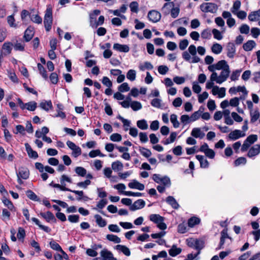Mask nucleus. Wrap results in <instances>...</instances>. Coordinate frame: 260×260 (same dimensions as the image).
<instances>
[{"label": "nucleus", "instance_id": "obj_1", "mask_svg": "<svg viewBox=\"0 0 260 260\" xmlns=\"http://www.w3.org/2000/svg\"><path fill=\"white\" fill-rule=\"evenodd\" d=\"M230 72V67L227 66L226 68H224V69L221 70L219 75H217V73H212L210 76V80L215 81L216 83L220 84L227 80L229 77Z\"/></svg>", "mask_w": 260, "mask_h": 260}, {"label": "nucleus", "instance_id": "obj_2", "mask_svg": "<svg viewBox=\"0 0 260 260\" xmlns=\"http://www.w3.org/2000/svg\"><path fill=\"white\" fill-rule=\"evenodd\" d=\"M52 11L50 7H48L45 11L44 19V24L45 29L47 31H49L51 28L52 24Z\"/></svg>", "mask_w": 260, "mask_h": 260}, {"label": "nucleus", "instance_id": "obj_3", "mask_svg": "<svg viewBox=\"0 0 260 260\" xmlns=\"http://www.w3.org/2000/svg\"><path fill=\"white\" fill-rule=\"evenodd\" d=\"M187 51H185L182 54L183 58L186 61L191 63L195 62V46L190 45Z\"/></svg>", "mask_w": 260, "mask_h": 260}, {"label": "nucleus", "instance_id": "obj_4", "mask_svg": "<svg viewBox=\"0 0 260 260\" xmlns=\"http://www.w3.org/2000/svg\"><path fill=\"white\" fill-rule=\"evenodd\" d=\"M153 180L157 183L162 184L166 187L171 185V180L168 176H161L159 174H154L152 176Z\"/></svg>", "mask_w": 260, "mask_h": 260}, {"label": "nucleus", "instance_id": "obj_5", "mask_svg": "<svg viewBox=\"0 0 260 260\" xmlns=\"http://www.w3.org/2000/svg\"><path fill=\"white\" fill-rule=\"evenodd\" d=\"M200 8L203 12L215 13L218 10V6L214 3H206L202 4L200 6Z\"/></svg>", "mask_w": 260, "mask_h": 260}, {"label": "nucleus", "instance_id": "obj_6", "mask_svg": "<svg viewBox=\"0 0 260 260\" xmlns=\"http://www.w3.org/2000/svg\"><path fill=\"white\" fill-rule=\"evenodd\" d=\"M229 66L227 62L224 60H221L218 61L216 63L209 66L208 69L210 72L212 73H216L215 70H222L224 68Z\"/></svg>", "mask_w": 260, "mask_h": 260}, {"label": "nucleus", "instance_id": "obj_7", "mask_svg": "<svg viewBox=\"0 0 260 260\" xmlns=\"http://www.w3.org/2000/svg\"><path fill=\"white\" fill-rule=\"evenodd\" d=\"M67 145L72 150V155L74 157H77L81 155V148L79 146H77L74 143L70 141H68L67 142Z\"/></svg>", "mask_w": 260, "mask_h": 260}, {"label": "nucleus", "instance_id": "obj_8", "mask_svg": "<svg viewBox=\"0 0 260 260\" xmlns=\"http://www.w3.org/2000/svg\"><path fill=\"white\" fill-rule=\"evenodd\" d=\"M147 17L150 21L156 23L160 20L161 14L157 11L151 10L148 12Z\"/></svg>", "mask_w": 260, "mask_h": 260}, {"label": "nucleus", "instance_id": "obj_9", "mask_svg": "<svg viewBox=\"0 0 260 260\" xmlns=\"http://www.w3.org/2000/svg\"><path fill=\"white\" fill-rule=\"evenodd\" d=\"M244 136H245V133L238 129L232 131L228 136L229 139L232 140H236Z\"/></svg>", "mask_w": 260, "mask_h": 260}, {"label": "nucleus", "instance_id": "obj_10", "mask_svg": "<svg viewBox=\"0 0 260 260\" xmlns=\"http://www.w3.org/2000/svg\"><path fill=\"white\" fill-rule=\"evenodd\" d=\"M100 254L102 257V260H117V259L113 256L112 253L107 249H103L101 251Z\"/></svg>", "mask_w": 260, "mask_h": 260}, {"label": "nucleus", "instance_id": "obj_11", "mask_svg": "<svg viewBox=\"0 0 260 260\" xmlns=\"http://www.w3.org/2000/svg\"><path fill=\"white\" fill-rule=\"evenodd\" d=\"M145 205V202L142 199L138 200L132 204L129 209L131 211H135L136 210L143 208Z\"/></svg>", "mask_w": 260, "mask_h": 260}, {"label": "nucleus", "instance_id": "obj_12", "mask_svg": "<svg viewBox=\"0 0 260 260\" xmlns=\"http://www.w3.org/2000/svg\"><path fill=\"white\" fill-rule=\"evenodd\" d=\"M260 153V145L256 144L252 146L249 150L247 156L251 158L258 155Z\"/></svg>", "mask_w": 260, "mask_h": 260}, {"label": "nucleus", "instance_id": "obj_13", "mask_svg": "<svg viewBox=\"0 0 260 260\" xmlns=\"http://www.w3.org/2000/svg\"><path fill=\"white\" fill-rule=\"evenodd\" d=\"M128 186L130 188L137 189L140 190H143L145 188V186L143 184L139 182L136 180H134L133 182H129Z\"/></svg>", "mask_w": 260, "mask_h": 260}, {"label": "nucleus", "instance_id": "obj_14", "mask_svg": "<svg viewBox=\"0 0 260 260\" xmlns=\"http://www.w3.org/2000/svg\"><path fill=\"white\" fill-rule=\"evenodd\" d=\"M226 50L228 56L230 58H233L236 52L234 44L231 42L229 43L226 46Z\"/></svg>", "mask_w": 260, "mask_h": 260}, {"label": "nucleus", "instance_id": "obj_15", "mask_svg": "<svg viewBox=\"0 0 260 260\" xmlns=\"http://www.w3.org/2000/svg\"><path fill=\"white\" fill-rule=\"evenodd\" d=\"M34 35V28L29 26L25 31L23 38L26 42H29Z\"/></svg>", "mask_w": 260, "mask_h": 260}, {"label": "nucleus", "instance_id": "obj_16", "mask_svg": "<svg viewBox=\"0 0 260 260\" xmlns=\"http://www.w3.org/2000/svg\"><path fill=\"white\" fill-rule=\"evenodd\" d=\"M196 159L199 161L201 168H207L209 167V162L207 160L206 156L198 155H196Z\"/></svg>", "mask_w": 260, "mask_h": 260}, {"label": "nucleus", "instance_id": "obj_17", "mask_svg": "<svg viewBox=\"0 0 260 260\" xmlns=\"http://www.w3.org/2000/svg\"><path fill=\"white\" fill-rule=\"evenodd\" d=\"M248 18L250 21H258L260 19V9L250 13Z\"/></svg>", "mask_w": 260, "mask_h": 260}, {"label": "nucleus", "instance_id": "obj_18", "mask_svg": "<svg viewBox=\"0 0 260 260\" xmlns=\"http://www.w3.org/2000/svg\"><path fill=\"white\" fill-rule=\"evenodd\" d=\"M113 49L121 52H128L129 50V48L127 45H122L118 43L114 44Z\"/></svg>", "mask_w": 260, "mask_h": 260}, {"label": "nucleus", "instance_id": "obj_19", "mask_svg": "<svg viewBox=\"0 0 260 260\" xmlns=\"http://www.w3.org/2000/svg\"><path fill=\"white\" fill-rule=\"evenodd\" d=\"M250 122L252 123H254L259 118L260 114L259 110L257 109L254 110H251V111H250Z\"/></svg>", "mask_w": 260, "mask_h": 260}, {"label": "nucleus", "instance_id": "obj_20", "mask_svg": "<svg viewBox=\"0 0 260 260\" xmlns=\"http://www.w3.org/2000/svg\"><path fill=\"white\" fill-rule=\"evenodd\" d=\"M40 215L45 218L47 221H56V219L53 213L50 211H47L46 213H41Z\"/></svg>", "mask_w": 260, "mask_h": 260}, {"label": "nucleus", "instance_id": "obj_21", "mask_svg": "<svg viewBox=\"0 0 260 260\" xmlns=\"http://www.w3.org/2000/svg\"><path fill=\"white\" fill-rule=\"evenodd\" d=\"M25 146L29 157L34 158H37L38 157L37 152L34 151L31 146L28 143H25Z\"/></svg>", "mask_w": 260, "mask_h": 260}, {"label": "nucleus", "instance_id": "obj_22", "mask_svg": "<svg viewBox=\"0 0 260 260\" xmlns=\"http://www.w3.org/2000/svg\"><path fill=\"white\" fill-rule=\"evenodd\" d=\"M256 46L255 42L253 40H249L243 45V49L246 51H249L252 50Z\"/></svg>", "mask_w": 260, "mask_h": 260}, {"label": "nucleus", "instance_id": "obj_23", "mask_svg": "<svg viewBox=\"0 0 260 260\" xmlns=\"http://www.w3.org/2000/svg\"><path fill=\"white\" fill-rule=\"evenodd\" d=\"M174 7V4L173 2L166 3L162 8V11L165 15H168L170 13L171 9Z\"/></svg>", "mask_w": 260, "mask_h": 260}, {"label": "nucleus", "instance_id": "obj_24", "mask_svg": "<svg viewBox=\"0 0 260 260\" xmlns=\"http://www.w3.org/2000/svg\"><path fill=\"white\" fill-rule=\"evenodd\" d=\"M166 202L174 209H177L179 207V205L175 198L172 196H169L166 199Z\"/></svg>", "mask_w": 260, "mask_h": 260}, {"label": "nucleus", "instance_id": "obj_25", "mask_svg": "<svg viewBox=\"0 0 260 260\" xmlns=\"http://www.w3.org/2000/svg\"><path fill=\"white\" fill-rule=\"evenodd\" d=\"M40 107L41 109L48 111L49 109L52 108V104L51 101H42L40 103Z\"/></svg>", "mask_w": 260, "mask_h": 260}, {"label": "nucleus", "instance_id": "obj_26", "mask_svg": "<svg viewBox=\"0 0 260 260\" xmlns=\"http://www.w3.org/2000/svg\"><path fill=\"white\" fill-rule=\"evenodd\" d=\"M149 219L154 222L155 223L157 224L158 223L164 221V217L159 215V214H151L149 216Z\"/></svg>", "mask_w": 260, "mask_h": 260}, {"label": "nucleus", "instance_id": "obj_27", "mask_svg": "<svg viewBox=\"0 0 260 260\" xmlns=\"http://www.w3.org/2000/svg\"><path fill=\"white\" fill-rule=\"evenodd\" d=\"M182 249L178 248L175 245H173L172 248L169 250V254L172 256H176L181 252Z\"/></svg>", "mask_w": 260, "mask_h": 260}, {"label": "nucleus", "instance_id": "obj_28", "mask_svg": "<svg viewBox=\"0 0 260 260\" xmlns=\"http://www.w3.org/2000/svg\"><path fill=\"white\" fill-rule=\"evenodd\" d=\"M17 175V177H21L23 179H26L29 177V171L26 168H22L20 169Z\"/></svg>", "mask_w": 260, "mask_h": 260}, {"label": "nucleus", "instance_id": "obj_29", "mask_svg": "<svg viewBox=\"0 0 260 260\" xmlns=\"http://www.w3.org/2000/svg\"><path fill=\"white\" fill-rule=\"evenodd\" d=\"M117 250L121 251L126 256H129L131 255V251L126 246L121 245H117L116 246Z\"/></svg>", "mask_w": 260, "mask_h": 260}, {"label": "nucleus", "instance_id": "obj_30", "mask_svg": "<svg viewBox=\"0 0 260 260\" xmlns=\"http://www.w3.org/2000/svg\"><path fill=\"white\" fill-rule=\"evenodd\" d=\"M94 218L96 220V223L101 227H104L106 225V221L100 215H94Z\"/></svg>", "mask_w": 260, "mask_h": 260}, {"label": "nucleus", "instance_id": "obj_31", "mask_svg": "<svg viewBox=\"0 0 260 260\" xmlns=\"http://www.w3.org/2000/svg\"><path fill=\"white\" fill-rule=\"evenodd\" d=\"M211 50L213 53L216 54H218L221 52L222 50V47L219 44L215 43L212 46Z\"/></svg>", "mask_w": 260, "mask_h": 260}, {"label": "nucleus", "instance_id": "obj_32", "mask_svg": "<svg viewBox=\"0 0 260 260\" xmlns=\"http://www.w3.org/2000/svg\"><path fill=\"white\" fill-rule=\"evenodd\" d=\"M12 44L11 42H5L3 45L2 49L4 53L10 54L12 50Z\"/></svg>", "mask_w": 260, "mask_h": 260}, {"label": "nucleus", "instance_id": "obj_33", "mask_svg": "<svg viewBox=\"0 0 260 260\" xmlns=\"http://www.w3.org/2000/svg\"><path fill=\"white\" fill-rule=\"evenodd\" d=\"M137 125L139 128L143 130L147 129L148 127L147 122L145 119H142L137 121Z\"/></svg>", "mask_w": 260, "mask_h": 260}, {"label": "nucleus", "instance_id": "obj_34", "mask_svg": "<svg viewBox=\"0 0 260 260\" xmlns=\"http://www.w3.org/2000/svg\"><path fill=\"white\" fill-rule=\"evenodd\" d=\"M60 182L61 184L63 185L64 187L66 186V182L72 183V180L71 177L69 176L66 175H62L61 177L60 178Z\"/></svg>", "mask_w": 260, "mask_h": 260}, {"label": "nucleus", "instance_id": "obj_35", "mask_svg": "<svg viewBox=\"0 0 260 260\" xmlns=\"http://www.w3.org/2000/svg\"><path fill=\"white\" fill-rule=\"evenodd\" d=\"M123 166L122 162L117 160L112 164V168L114 171H120L123 169Z\"/></svg>", "mask_w": 260, "mask_h": 260}, {"label": "nucleus", "instance_id": "obj_36", "mask_svg": "<svg viewBox=\"0 0 260 260\" xmlns=\"http://www.w3.org/2000/svg\"><path fill=\"white\" fill-rule=\"evenodd\" d=\"M76 173L81 177L85 176L87 171L85 169L82 167H77L75 169Z\"/></svg>", "mask_w": 260, "mask_h": 260}, {"label": "nucleus", "instance_id": "obj_37", "mask_svg": "<svg viewBox=\"0 0 260 260\" xmlns=\"http://www.w3.org/2000/svg\"><path fill=\"white\" fill-rule=\"evenodd\" d=\"M139 151L140 153L145 157H149L152 154L151 151L147 148L144 147H140L139 148Z\"/></svg>", "mask_w": 260, "mask_h": 260}, {"label": "nucleus", "instance_id": "obj_38", "mask_svg": "<svg viewBox=\"0 0 260 260\" xmlns=\"http://www.w3.org/2000/svg\"><path fill=\"white\" fill-rule=\"evenodd\" d=\"M106 238L108 240L112 241L115 243H119L121 242L120 239L118 236L113 234L107 235Z\"/></svg>", "mask_w": 260, "mask_h": 260}, {"label": "nucleus", "instance_id": "obj_39", "mask_svg": "<svg viewBox=\"0 0 260 260\" xmlns=\"http://www.w3.org/2000/svg\"><path fill=\"white\" fill-rule=\"evenodd\" d=\"M131 107L134 111H138L142 109V106L140 102L138 101H133L130 105Z\"/></svg>", "mask_w": 260, "mask_h": 260}, {"label": "nucleus", "instance_id": "obj_40", "mask_svg": "<svg viewBox=\"0 0 260 260\" xmlns=\"http://www.w3.org/2000/svg\"><path fill=\"white\" fill-rule=\"evenodd\" d=\"M26 105V109L30 111H34L37 107V103L35 101L28 102Z\"/></svg>", "mask_w": 260, "mask_h": 260}, {"label": "nucleus", "instance_id": "obj_41", "mask_svg": "<svg viewBox=\"0 0 260 260\" xmlns=\"http://www.w3.org/2000/svg\"><path fill=\"white\" fill-rule=\"evenodd\" d=\"M241 2L239 0H236L234 2L233 6L231 8V11L233 13H236L239 10L241 7Z\"/></svg>", "mask_w": 260, "mask_h": 260}, {"label": "nucleus", "instance_id": "obj_42", "mask_svg": "<svg viewBox=\"0 0 260 260\" xmlns=\"http://www.w3.org/2000/svg\"><path fill=\"white\" fill-rule=\"evenodd\" d=\"M136 71L134 70H129L126 74V77L127 78L133 81H134L136 79Z\"/></svg>", "mask_w": 260, "mask_h": 260}, {"label": "nucleus", "instance_id": "obj_43", "mask_svg": "<svg viewBox=\"0 0 260 260\" xmlns=\"http://www.w3.org/2000/svg\"><path fill=\"white\" fill-rule=\"evenodd\" d=\"M89 156L91 158H93V157H96V156H100L101 157H104L105 155L104 154H102L101 152V151L100 150L96 149V150H94L91 151L89 153Z\"/></svg>", "mask_w": 260, "mask_h": 260}, {"label": "nucleus", "instance_id": "obj_44", "mask_svg": "<svg viewBox=\"0 0 260 260\" xmlns=\"http://www.w3.org/2000/svg\"><path fill=\"white\" fill-rule=\"evenodd\" d=\"M26 194L27 197L31 200L36 201L39 200L38 196L31 190H27L26 192Z\"/></svg>", "mask_w": 260, "mask_h": 260}, {"label": "nucleus", "instance_id": "obj_45", "mask_svg": "<svg viewBox=\"0 0 260 260\" xmlns=\"http://www.w3.org/2000/svg\"><path fill=\"white\" fill-rule=\"evenodd\" d=\"M50 247L56 251H62V248L55 241L52 240L50 242Z\"/></svg>", "mask_w": 260, "mask_h": 260}, {"label": "nucleus", "instance_id": "obj_46", "mask_svg": "<svg viewBox=\"0 0 260 260\" xmlns=\"http://www.w3.org/2000/svg\"><path fill=\"white\" fill-rule=\"evenodd\" d=\"M129 8L132 12L137 13L139 11V4L137 2H133L129 4Z\"/></svg>", "mask_w": 260, "mask_h": 260}, {"label": "nucleus", "instance_id": "obj_47", "mask_svg": "<svg viewBox=\"0 0 260 260\" xmlns=\"http://www.w3.org/2000/svg\"><path fill=\"white\" fill-rule=\"evenodd\" d=\"M110 139L113 142H120L122 140V137L118 133H114L110 136Z\"/></svg>", "mask_w": 260, "mask_h": 260}, {"label": "nucleus", "instance_id": "obj_48", "mask_svg": "<svg viewBox=\"0 0 260 260\" xmlns=\"http://www.w3.org/2000/svg\"><path fill=\"white\" fill-rule=\"evenodd\" d=\"M171 122L173 123V126L175 128H177L179 126V122L177 120V116L175 114H172L170 117Z\"/></svg>", "mask_w": 260, "mask_h": 260}, {"label": "nucleus", "instance_id": "obj_49", "mask_svg": "<svg viewBox=\"0 0 260 260\" xmlns=\"http://www.w3.org/2000/svg\"><path fill=\"white\" fill-rule=\"evenodd\" d=\"M38 68L40 73L42 75V77L45 79H47V74L44 67L41 63H38Z\"/></svg>", "mask_w": 260, "mask_h": 260}, {"label": "nucleus", "instance_id": "obj_50", "mask_svg": "<svg viewBox=\"0 0 260 260\" xmlns=\"http://www.w3.org/2000/svg\"><path fill=\"white\" fill-rule=\"evenodd\" d=\"M247 162L246 158L244 157H240L234 161V165L235 166H239L241 165H245Z\"/></svg>", "mask_w": 260, "mask_h": 260}, {"label": "nucleus", "instance_id": "obj_51", "mask_svg": "<svg viewBox=\"0 0 260 260\" xmlns=\"http://www.w3.org/2000/svg\"><path fill=\"white\" fill-rule=\"evenodd\" d=\"M7 19L9 25L11 27L14 28L17 27V24L15 23V20L13 15L8 16Z\"/></svg>", "mask_w": 260, "mask_h": 260}, {"label": "nucleus", "instance_id": "obj_52", "mask_svg": "<svg viewBox=\"0 0 260 260\" xmlns=\"http://www.w3.org/2000/svg\"><path fill=\"white\" fill-rule=\"evenodd\" d=\"M195 115V113H193L191 118H190L187 115H183L181 117V121L183 124H187L191 120V118H193V116Z\"/></svg>", "mask_w": 260, "mask_h": 260}, {"label": "nucleus", "instance_id": "obj_53", "mask_svg": "<svg viewBox=\"0 0 260 260\" xmlns=\"http://www.w3.org/2000/svg\"><path fill=\"white\" fill-rule=\"evenodd\" d=\"M239 30L241 34H248L249 32L250 27L247 24H243L240 26Z\"/></svg>", "mask_w": 260, "mask_h": 260}, {"label": "nucleus", "instance_id": "obj_54", "mask_svg": "<svg viewBox=\"0 0 260 260\" xmlns=\"http://www.w3.org/2000/svg\"><path fill=\"white\" fill-rule=\"evenodd\" d=\"M241 70H236L235 71H234L230 77V78L232 81H236L239 78V77L240 76V74L241 73Z\"/></svg>", "mask_w": 260, "mask_h": 260}, {"label": "nucleus", "instance_id": "obj_55", "mask_svg": "<svg viewBox=\"0 0 260 260\" xmlns=\"http://www.w3.org/2000/svg\"><path fill=\"white\" fill-rule=\"evenodd\" d=\"M153 67L152 64L149 62H145L143 65H140L139 66V69L141 71H144L145 69L147 70H152Z\"/></svg>", "mask_w": 260, "mask_h": 260}, {"label": "nucleus", "instance_id": "obj_56", "mask_svg": "<svg viewBox=\"0 0 260 260\" xmlns=\"http://www.w3.org/2000/svg\"><path fill=\"white\" fill-rule=\"evenodd\" d=\"M129 89L128 84L126 82L122 83L118 87V90L122 92L128 91Z\"/></svg>", "mask_w": 260, "mask_h": 260}, {"label": "nucleus", "instance_id": "obj_57", "mask_svg": "<svg viewBox=\"0 0 260 260\" xmlns=\"http://www.w3.org/2000/svg\"><path fill=\"white\" fill-rule=\"evenodd\" d=\"M3 203L4 205L7 206L10 210L13 211L14 209V206H13L12 203L7 198H5L3 200Z\"/></svg>", "mask_w": 260, "mask_h": 260}, {"label": "nucleus", "instance_id": "obj_58", "mask_svg": "<svg viewBox=\"0 0 260 260\" xmlns=\"http://www.w3.org/2000/svg\"><path fill=\"white\" fill-rule=\"evenodd\" d=\"M212 34L213 35L214 38L217 40H221L223 38L221 32L217 29L214 28L212 30Z\"/></svg>", "mask_w": 260, "mask_h": 260}, {"label": "nucleus", "instance_id": "obj_59", "mask_svg": "<svg viewBox=\"0 0 260 260\" xmlns=\"http://www.w3.org/2000/svg\"><path fill=\"white\" fill-rule=\"evenodd\" d=\"M102 82L104 85L109 88H111L112 86V82L107 77H103L102 80Z\"/></svg>", "mask_w": 260, "mask_h": 260}, {"label": "nucleus", "instance_id": "obj_60", "mask_svg": "<svg viewBox=\"0 0 260 260\" xmlns=\"http://www.w3.org/2000/svg\"><path fill=\"white\" fill-rule=\"evenodd\" d=\"M90 183L91 181L89 179H87L83 182L77 183V185L79 187L85 189L89 184H90Z\"/></svg>", "mask_w": 260, "mask_h": 260}, {"label": "nucleus", "instance_id": "obj_61", "mask_svg": "<svg viewBox=\"0 0 260 260\" xmlns=\"http://www.w3.org/2000/svg\"><path fill=\"white\" fill-rule=\"evenodd\" d=\"M101 13V11L99 10H95L93 11V13L90 15V24L92 25L93 20H96V17L99 15Z\"/></svg>", "mask_w": 260, "mask_h": 260}, {"label": "nucleus", "instance_id": "obj_62", "mask_svg": "<svg viewBox=\"0 0 260 260\" xmlns=\"http://www.w3.org/2000/svg\"><path fill=\"white\" fill-rule=\"evenodd\" d=\"M251 33L253 38H257L260 35V29L257 27H252L251 29Z\"/></svg>", "mask_w": 260, "mask_h": 260}, {"label": "nucleus", "instance_id": "obj_63", "mask_svg": "<svg viewBox=\"0 0 260 260\" xmlns=\"http://www.w3.org/2000/svg\"><path fill=\"white\" fill-rule=\"evenodd\" d=\"M179 12H180V9L178 7H174L172 8V9H171V11L170 12L171 15L173 18H175L178 16Z\"/></svg>", "mask_w": 260, "mask_h": 260}, {"label": "nucleus", "instance_id": "obj_64", "mask_svg": "<svg viewBox=\"0 0 260 260\" xmlns=\"http://www.w3.org/2000/svg\"><path fill=\"white\" fill-rule=\"evenodd\" d=\"M86 253L88 256H90L91 257H95L98 254L96 251L94 249H93L92 247V248L87 249L86 250Z\"/></svg>", "mask_w": 260, "mask_h": 260}]
</instances>
